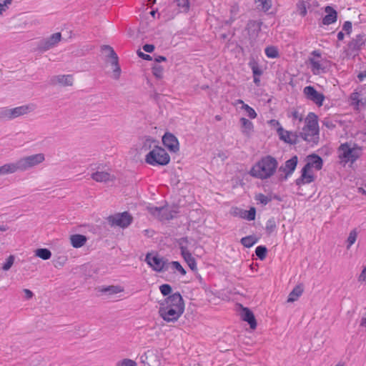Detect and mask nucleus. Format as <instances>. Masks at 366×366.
<instances>
[{
  "mask_svg": "<svg viewBox=\"0 0 366 366\" xmlns=\"http://www.w3.org/2000/svg\"><path fill=\"white\" fill-rule=\"evenodd\" d=\"M184 311V303L181 295L176 292L169 295L160 303L159 316L167 322H174Z\"/></svg>",
  "mask_w": 366,
  "mask_h": 366,
  "instance_id": "f257e3e1",
  "label": "nucleus"
},
{
  "mask_svg": "<svg viewBox=\"0 0 366 366\" xmlns=\"http://www.w3.org/2000/svg\"><path fill=\"white\" fill-rule=\"evenodd\" d=\"M44 160L45 156L43 153L24 156L19 158L16 162H9L1 165L0 167V176L29 170L41 164Z\"/></svg>",
  "mask_w": 366,
  "mask_h": 366,
  "instance_id": "f03ea898",
  "label": "nucleus"
},
{
  "mask_svg": "<svg viewBox=\"0 0 366 366\" xmlns=\"http://www.w3.org/2000/svg\"><path fill=\"white\" fill-rule=\"evenodd\" d=\"M278 167L277 159L267 155L262 157L251 169L249 174L259 179H267L274 174Z\"/></svg>",
  "mask_w": 366,
  "mask_h": 366,
  "instance_id": "7ed1b4c3",
  "label": "nucleus"
},
{
  "mask_svg": "<svg viewBox=\"0 0 366 366\" xmlns=\"http://www.w3.org/2000/svg\"><path fill=\"white\" fill-rule=\"evenodd\" d=\"M305 125L302 132L299 133V137L311 145L317 144L319 141L317 116L313 112H310L305 118Z\"/></svg>",
  "mask_w": 366,
  "mask_h": 366,
  "instance_id": "20e7f679",
  "label": "nucleus"
},
{
  "mask_svg": "<svg viewBox=\"0 0 366 366\" xmlns=\"http://www.w3.org/2000/svg\"><path fill=\"white\" fill-rule=\"evenodd\" d=\"M145 161L147 164L156 166H164L169 164L170 157L164 149L155 146L145 157Z\"/></svg>",
  "mask_w": 366,
  "mask_h": 366,
  "instance_id": "39448f33",
  "label": "nucleus"
},
{
  "mask_svg": "<svg viewBox=\"0 0 366 366\" xmlns=\"http://www.w3.org/2000/svg\"><path fill=\"white\" fill-rule=\"evenodd\" d=\"M360 156V150L357 148H352L350 145L342 144L340 145L338 149V157L341 161L345 164L347 162L353 163Z\"/></svg>",
  "mask_w": 366,
  "mask_h": 366,
  "instance_id": "423d86ee",
  "label": "nucleus"
},
{
  "mask_svg": "<svg viewBox=\"0 0 366 366\" xmlns=\"http://www.w3.org/2000/svg\"><path fill=\"white\" fill-rule=\"evenodd\" d=\"M107 220L111 227H119L124 229L132 224L133 217L128 212H124L110 215L107 218Z\"/></svg>",
  "mask_w": 366,
  "mask_h": 366,
  "instance_id": "0eeeda50",
  "label": "nucleus"
},
{
  "mask_svg": "<svg viewBox=\"0 0 366 366\" xmlns=\"http://www.w3.org/2000/svg\"><path fill=\"white\" fill-rule=\"evenodd\" d=\"M102 51L107 54V56L112 59V66H113V79L117 80L121 75V68L118 63V56L113 48L109 45H103Z\"/></svg>",
  "mask_w": 366,
  "mask_h": 366,
  "instance_id": "6e6552de",
  "label": "nucleus"
},
{
  "mask_svg": "<svg viewBox=\"0 0 366 366\" xmlns=\"http://www.w3.org/2000/svg\"><path fill=\"white\" fill-rule=\"evenodd\" d=\"M147 209L152 215L161 221L172 219L174 217V214L177 213L174 211L169 210L165 207L149 206Z\"/></svg>",
  "mask_w": 366,
  "mask_h": 366,
  "instance_id": "1a4fd4ad",
  "label": "nucleus"
},
{
  "mask_svg": "<svg viewBox=\"0 0 366 366\" xmlns=\"http://www.w3.org/2000/svg\"><path fill=\"white\" fill-rule=\"evenodd\" d=\"M147 209L152 215L161 221L172 219L174 217V214L177 213L174 211L169 210L165 207L149 206Z\"/></svg>",
  "mask_w": 366,
  "mask_h": 366,
  "instance_id": "9d476101",
  "label": "nucleus"
},
{
  "mask_svg": "<svg viewBox=\"0 0 366 366\" xmlns=\"http://www.w3.org/2000/svg\"><path fill=\"white\" fill-rule=\"evenodd\" d=\"M146 262L156 272H162L167 269V260L158 254L152 256L148 253L145 257Z\"/></svg>",
  "mask_w": 366,
  "mask_h": 366,
  "instance_id": "9b49d317",
  "label": "nucleus"
},
{
  "mask_svg": "<svg viewBox=\"0 0 366 366\" xmlns=\"http://www.w3.org/2000/svg\"><path fill=\"white\" fill-rule=\"evenodd\" d=\"M187 242L188 240L187 237L181 238L179 239V248L181 250V254L187 262L189 268L194 271L197 269V263L195 259L192 256L191 253L187 248Z\"/></svg>",
  "mask_w": 366,
  "mask_h": 366,
  "instance_id": "f8f14e48",
  "label": "nucleus"
},
{
  "mask_svg": "<svg viewBox=\"0 0 366 366\" xmlns=\"http://www.w3.org/2000/svg\"><path fill=\"white\" fill-rule=\"evenodd\" d=\"M303 92L308 99L315 103L318 107L322 105L325 96L323 94L318 92L313 86H305Z\"/></svg>",
  "mask_w": 366,
  "mask_h": 366,
  "instance_id": "ddd939ff",
  "label": "nucleus"
},
{
  "mask_svg": "<svg viewBox=\"0 0 366 366\" xmlns=\"http://www.w3.org/2000/svg\"><path fill=\"white\" fill-rule=\"evenodd\" d=\"M61 39V34L57 32L51 34L49 38L43 39L39 44V49L41 51H47L55 46Z\"/></svg>",
  "mask_w": 366,
  "mask_h": 366,
  "instance_id": "4468645a",
  "label": "nucleus"
},
{
  "mask_svg": "<svg viewBox=\"0 0 366 366\" xmlns=\"http://www.w3.org/2000/svg\"><path fill=\"white\" fill-rule=\"evenodd\" d=\"M162 142L170 152H177L179 149L178 139L172 133H165L162 137Z\"/></svg>",
  "mask_w": 366,
  "mask_h": 366,
  "instance_id": "2eb2a0df",
  "label": "nucleus"
},
{
  "mask_svg": "<svg viewBox=\"0 0 366 366\" xmlns=\"http://www.w3.org/2000/svg\"><path fill=\"white\" fill-rule=\"evenodd\" d=\"M277 134L280 139L286 143L296 144L298 142L299 135L297 133L285 130L281 126L277 128Z\"/></svg>",
  "mask_w": 366,
  "mask_h": 366,
  "instance_id": "dca6fc26",
  "label": "nucleus"
},
{
  "mask_svg": "<svg viewBox=\"0 0 366 366\" xmlns=\"http://www.w3.org/2000/svg\"><path fill=\"white\" fill-rule=\"evenodd\" d=\"M49 84L52 86L60 85L62 86H72L73 76L71 75H56L51 77Z\"/></svg>",
  "mask_w": 366,
  "mask_h": 366,
  "instance_id": "f3484780",
  "label": "nucleus"
},
{
  "mask_svg": "<svg viewBox=\"0 0 366 366\" xmlns=\"http://www.w3.org/2000/svg\"><path fill=\"white\" fill-rule=\"evenodd\" d=\"M297 157L294 156L289 160L286 161L285 164L279 168V172H282L285 174L284 178L287 179V177L292 174L297 164Z\"/></svg>",
  "mask_w": 366,
  "mask_h": 366,
  "instance_id": "a211bd4d",
  "label": "nucleus"
},
{
  "mask_svg": "<svg viewBox=\"0 0 366 366\" xmlns=\"http://www.w3.org/2000/svg\"><path fill=\"white\" fill-rule=\"evenodd\" d=\"M314 180L315 176L312 169H308L304 167L302 169V174L300 177L296 179V184L297 185L300 186L302 184L311 183Z\"/></svg>",
  "mask_w": 366,
  "mask_h": 366,
  "instance_id": "6ab92c4d",
  "label": "nucleus"
},
{
  "mask_svg": "<svg viewBox=\"0 0 366 366\" xmlns=\"http://www.w3.org/2000/svg\"><path fill=\"white\" fill-rule=\"evenodd\" d=\"M232 214L234 216L239 217L249 221L254 220L256 215V209L251 207L249 210H244L237 207L233 208Z\"/></svg>",
  "mask_w": 366,
  "mask_h": 366,
  "instance_id": "aec40b11",
  "label": "nucleus"
},
{
  "mask_svg": "<svg viewBox=\"0 0 366 366\" xmlns=\"http://www.w3.org/2000/svg\"><path fill=\"white\" fill-rule=\"evenodd\" d=\"M322 158L317 154H311L307 156V163L305 165V167L308 169L315 168L316 170H320L322 167Z\"/></svg>",
  "mask_w": 366,
  "mask_h": 366,
  "instance_id": "412c9836",
  "label": "nucleus"
},
{
  "mask_svg": "<svg viewBox=\"0 0 366 366\" xmlns=\"http://www.w3.org/2000/svg\"><path fill=\"white\" fill-rule=\"evenodd\" d=\"M242 320L248 322L251 329L254 330L257 327V322L253 312L248 308L244 307L240 313Z\"/></svg>",
  "mask_w": 366,
  "mask_h": 366,
  "instance_id": "4be33fe9",
  "label": "nucleus"
},
{
  "mask_svg": "<svg viewBox=\"0 0 366 366\" xmlns=\"http://www.w3.org/2000/svg\"><path fill=\"white\" fill-rule=\"evenodd\" d=\"M325 11L327 13V15L322 19V24L324 25H330L337 21V11L332 6H327Z\"/></svg>",
  "mask_w": 366,
  "mask_h": 366,
  "instance_id": "5701e85b",
  "label": "nucleus"
},
{
  "mask_svg": "<svg viewBox=\"0 0 366 366\" xmlns=\"http://www.w3.org/2000/svg\"><path fill=\"white\" fill-rule=\"evenodd\" d=\"M92 179L97 182H108L113 181L114 177L107 172L97 171L92 174Z\"/></svg>",
  "mask_w": 366,
  "mask_h": 366,
  "instance_id": "b1692460",
  "label": "nucleus"
},
{
  "mask_svg": "<svg viewBox=\"0 0 366 366\" xmlns=\"http://www.w3.org/2000/svg\"><path fill=\"white\" fill-rule=\"evenodd\" d=\"M241 123V131L242 134L247 137L250 136L254 129L252 122L244 117L239 119Z\"/></svg>",
  "mask_w": 366,
  "mask_h": 366,
  "instance_id": "393cba45",
  "label": "nucleus"
},
{
  "mask_svg": "<svg viewBox=\"0 0 366 366\" xmlns=\"http://www.w3.org/2000/svg\"><path fill=\"white\" fill-rule=\"evenodd\" d=\"M33 108L30 105H23L11 109L12 119L27 114Z\"/></svg>",
  "mask_w": 366,
  "mask_h": 366,
  "instance_id": "a878e982",
  "label": "nucleus"
},
{
  "mask_svg": "<svg viewBox=\"0 0 366 366\" xmlns=\"http://www.w3.org/2000/svg\"><path fill=\"white\" fill-rule=\"evenodd\" d=\"M69 239L71 244L74 248L83 247L87 241L86 236L77 234L71 235Z\"/></svg>",
  "mask_w": 366,
  "mask_h": 366,
  "instance_id": "bb28decb",
  "label": "nucleus"
},
{
  "mask_svg": "<svg viewBox=\"0 0 366 366\" xmlns=\"http://www.w3.org/2000/svg\"><path fill=\"white\" fill-rule=\"evenodd\" d=\"M304 291V287L302 284H300L297 286H295L292 292L289 294L287 302H293L302 295Z\"/></svg>",
  "mask_w": 366,
  "mask_h": 366,
  "instance_id": "cd10ccee",
  "label": "nucleus"
},
{
  "mask_svg": "<svg viewBox=\"0 0 366 366\" xmlns=\"http://www.w3.org/2000/svg\"><path fill=\"white\" fill-rule=\"evenodd\" d=\"M364 44V36L359 34L357 35L355 38L352 39L351 41H350L348 46L349 48L352 50H359Z\"/></svg>",
  "mask_w": 366,
  "mask_h": 366,
  "instance_id": "c85d7f7f",
  "label": "nucleus"
},
{
  "mask_svg": "<svg viewBox=\"0 0 366 366\" xmlns=\"http://www.w3.org/2000/svg\"><path fill=\"white\" fill-rule=\"evenodd\" d=\"M309 62L311 66V70L315 75L320 74V72L323 71L324 69L320 61L314 58H310Z\"/></svg>",
  "mask_w": 366,
  "mask_h": 366,
  "instance_id": "c756f323",
  "label": "nucleus"
},
{
  "mask_svg": "<svg viewBox=\"0 0 366 366\" xmlns=\"http://www.w3.org/2000/svg\"><path fill=\"white\" fill-rule=\"evenodd\" d=\"M102 292L114 295L124 292V288L119 285H110L103 287L100 290Z\"/></svg>",
  "mask_w": 366,
  "mask_h": 366,
  "instance_id": "7c9ffc66",
  "label": "nucleus"
},
{
  "mask_svg": "<svg viewBox=\"0 0 366 366\" xmlns=\"http://www.w3.org/2000/svg\"><path fill=\"white\" fill-rule=\"evenodd\" d=\"M257 241L258 239L257 237L252 235H249L242 237L240 242L245 247L249 248L252 247L254 244H256Z\"/></svg>",
  "mask_w": 366,
  "mask_h": 366,
  "instance_id": "2f4dec72",
  "label": "nucleus"
},
{
  "mask_svg": "<svg viewBox=\"0 0 366 366\" xmlns=\"http://www.w3.org/2000/svg\"><path fill=\"white\" fill-rule=\"evenodd\" d=\"M35 254L37 257H39V258H41L44 260L49 259L51 257V251L46 248L37 249L35 251Z\"/></svg>",
  "mask_w": 366,
  "mask_h": 366,
  "instance_id": "473e14b6",
  "label": "nucleus"
},
{
  "mask_svg": "<svg viewBox=\"0 0 366 366\" xmlns=\"http://www.w3.org/2000/svg\"><path fill=\"white\" fill-rule=\"evenodd\" d=\"M357 235L358 232L357 231V229H353L350 232L349 236L346 241L347 249H349L351 247V246L355 242Z\"/></svg>",
  "mask_w": 366,
  "mask_h": 366,
  "instance_id": "72a5a7b5",
  "label": "nucleus"
},
{
  "mask_svg": "<svg viewBox=\"0 0 366 366\" xmlns=\"http://www.w3.org/2000/svg\"><path fill=\"white\" fill-rule=\"evenodd\" d=\"M265 54L268 58H277L279 56V52L277 47L270 46H267L265 50Z\"/></svg>",
  "mask_w": 366,
  "mask_h": 366,
  "instance_id": "f704fd0d",
  "label": "nucleus"
},
{
  "mask_svg": "<svg viewBox=\"0 0 366 366\" xmlns=\"http://www.w3.org/2000/svg\"><path fill=\"white\" fill-rule=\"evenodd\" d=\"M255 2L258 4L257 6L264 11H268L272 5L271 0H255Z\"/></svg>",
  "mask_w": 366,
  "mask_h": 366,
  "instance_id": "c9c22d12",
  "label": "nucleus"
},
{
  "mask_svg": "<svg viewBox=\"0 0 366 366\" xmlns=\"http://www.w3.org/2000/svg\"><path fill=\"white\" fill-rule=\"evenodd\" d=\"M256 255L261 260H263L266 258L267 249L264 246H258L255 249Z\"/></svg>",
  "mask_w": 366,
  "mask_h": 366,
  "instance_id": "e433bc0d",
  "label": "nucleus"
},
{
  "mask_svg": "<svg viewBox=\"0 0 366 366\" xmlns=\"http://www.w3.org/2000/svg\"><path fill=\"white\" fill-rule=\"evenodd\" d=\"M164 69L160 65H154L152 67V74L157 79H162L163 77Z\"/></svg>",
  "mask_w": 366,
  "mask_h": 366,
  "instance_id": "4c0bfd02",
  "label": "nucleus"
},
{
  "mask_svg": "<svg viewBox=\"0 0 366 366\" xmlns=\"http://www.w3.org/2000/svg\"><path fill=\"white\" fill-rule=\"evenodd\" d=\"M116 366H137V362L131 359L124 358L116 363Z\"/></svg>",
  "mask_w": 366,
  "mask_h": 366,
  "instance_id": "58836bf2",
  "label": "nucleus"
},
{
  "mask_svg": "<svg viewBox=\"0 0 366 366\" xmlns=\"http://www.w3.org/2000/svg\"><path fill=\"white\" fill-rule=\"evenodd\" d=\"M242 109L247 112V116L250 119H255L257 117L256 112L248 104H243V106H242Z\"/></svg>",
  "mask_w": 366,
  "mask_h": 366,
  "instance_id": "ea45409f",
  "label": "nucleus"
},
{
  "mask_svg": "<svg viewBox=\"0 0 366 366\" xmlns=\"http://www.w3.org/2000/svg\"><path fill=\"white\" fill-rule=\"evenodd\" d=\"M249 64L251 69L252 70L253 76H261L262 74V71L257 62H249Z\"/></svg>",
  "mask_w": 366,
  "mask_h": 366,
  "instance_id": "a19ab883",
  "label": "nucleus"
},
{
  "mask_svg": "<svg viewBox=\"0 0 366 366\" xmlns=\"http://www.w3.org/2000/svg\"><path fill=\"white\" fill-rule=\"evenodd\" d=\"M255 199L258 202L263 205H266L272 200L271 197H269L263 194H257Z\"/></svg>",
  "mask_w": 366,
  "mask_h": 366,
  "instance_id": "79ce46f5",
  "label": "nucleus"
},
{
  "mask_svg": "<svg viewBox=\"0 0 366 366\" xmlns=\"http://www.w3.org/2000/svg\"><path fill=\"white\" fill-rule=\"evenodd\" d=\"M0 117L4 118V119H13L12 114H11V109H9V108L0 109Z\"/></svg>",
  "mask_w": 366,
  "mask_h": 366,
  "instance_id": "37998d69",
  "label": "nucleus"
},
{
  "mask_svg": "<svg viewBox=\"0 0 366 366\" xmlns=\"http://www.w3.org/2000/svg\"><path fill=\"white\" fill-rule=\"evenodd\" d=\"M276 228V223L273 218L267 220L266 223L265 229L267 233H272Z\"/></svg>",
  "mask_w": 366,
  "mask_h": 366,
  "instance_id": "c03bdc74",
  "label": "nucleus"
},
{
  "mask_svg": "<svg viewBox=\"0 0 366 366\" xmlns=\"http://www.w3.org/2000/svg\"><path fill=\"white\" fill-rule=\"evenodd\" d=\"M14 262V256L10 255L7 259L6 262L2 266V269L4 271H8Z\"/></svg>",
  "mask_w": 366,
  "mask_h": 366,
  "instance_id": "a18cd8bd",
  "label": "nucleus"
},
{
  "mask_svg": "<svg viewBox=\"0 0 366 366\" xmlns=\"http://www.w3.org/2000/svg\"><path fill=\"white\" fill-rule=\"evenodd\" d=\"M160 292L164 296L169 295L172 292V287L169 285L164 284L159 287Z\"/></svg>",
  "mask_w": 366,
  "mask_h": 366,
  "instance_id": "49530a36",
  "label": "nucleus"
},
{
  "mask_svg": "<svg viewBox=\"0 0 366 366\" xmlns=\"http://www.w3.org/2000/svg\"><path fill=\"white\" fill-rule=\"evenodd\" d=\"M297 7L299 9L300 15L305 16L307 14V6L305 2L300 0L299 3L297 4Z\"/></svg>",
  "mask_w": 366,
  "mask_h": 366,
  "instance_id": "de8ad7c7",
  "label": "nucleus"
},
{
  "mask_svg": "<svg viewBox=\"0 0 366 366\" xmlns=\"http://www.w3.org/2000/svg\"><path fill=\"white\" fill-rule=\"evenodd\" d=\"M177 2V6L184 9V11H188L189 7V0H174Z\"/></svg>",
  "mask_w": 366,
  "mask_h": 366,
  "instance_id": "09e8293b",
  "label": "nucleus"
},
{
  "mask_svg": "<svg viewBox=\"0 0 366 366\" xmlns=\"http://www.w3.org/2000/svg\"><path fill=\"white\" fill-rule=\"evenodd\" d=\"M350 99L352 101V104L358 106L360 104V94L358 92H353L350 95Z\"/></svg>",
  "mask_w": 366,
  "mask_h": 366,
  "instance_id": "8fccbe9b",
  "label": "nucleus"
},
{
  "mask_svg": "<svg viewBox=\"0 0 366 366\" xmlns=\"http://www.w3.org/2000/svg\"><path fill=\"white\" fill-rule=\"evenodd\" d=\"M174 268H175L181 274L184 275L186 274L185 269L182 267L179 262L173 261L171 262Z\"/></svg>",
  "mask_w": 366,
  "mask_h": 366,
  "instance_id": "3c124183",
  "label": "nucleus"
},
{
  "mask_svg": "<svg viewBox=\"0 0 366 366\" xmlns=\"http://www.w3.org/2000/svg\"><path fill=\"white\" fill-rule=\"evenodd\" d=\"M12 0H4V3H0V15L8 9V6L11 4Z\"/></svg>",
  "mask_w": 366,
  "mask_h": 366,
  "instance_id": "603ef678",
  "label": "nucleus"
},
{
  "mask_svg": "<svg viewBox=\"0 0 366 366\" xmlns=\"http://www.w3.org/2000/svg\"><path fill=\"white\" fill-rule=\"evenodd\" d=\"M154 141L153 139H152L150 138H147L144 142L142 149L144 150H147L151 148L152 144H154Z\"/></svg>",
  "mask_w": 366,
  "mask_h": 366,
  "instance_id": "864d4df0",
  "label": "nucleus"
},
{
  "mask_svg": "<svg viewBox=\"0 0 366 366\" xmlns=\"http://www.w3.org/2000/svg\"><path fill=\"white\" fill-rule=\"evenodd\" d=\"M291 117L293 119H298L299 122H302L303 120V115L297 110L292 112Z\"/></svg>",
  "mask_w": 366,
  "mask_h": 366,
  "instance_id": "5fc2aeb1",
  "label": "nucleus"
},
{
  "mask_svg": "<svg viewBox=\"0 0 366 366\" xmlns=\"http://www.w3.org/2000/svg\"><path fill=\"white\" fill-rule=\"evenodd\" d=\"M342 29L346 31L347 34H350L352 31V23L347 21L344 23Z\"/></svg>",
  "mask_w": 366,
  "mask_h": 366,
  "instance_id": "6e6d98bb",
  "label": "nucleus"
},
{
  "mask_svg": "<svg viewBox=\"0 0 366 366\" xmlns=\"http://www.w3.org/2000/svg\"><path fill=\"white\" fill-rule=\"evenodd\" d=\"M358 281L366 282V266L363 268L360 276L358 277Z\"/></svg>",
  "mask_w": 366,
  "mask_h": 366,
  "instance_id": "4d7b16f0",
  "label": "nucleus"
},
{
  "mask_svg": "<svg viewBox=\"0 0 366 366\" xmlns=\"http://www.w3.org/2000/svg\"><path fill=\"white\" fill-rule=\"evenodd\" d=\"M23 292L25 294V298L26 300H30L34 296V293L29 289H24Z\"/></svg>",
  "mask_w": 366,
  "mask_h": 366,
  "instance_id": "13d9d810",
  "label": "nucleus"
},
{
  "mask_svg": "<svg viewBox=\"0 0 366 366\" xmlns=\"http://www.w3.org/2000/svg\"><path fill=\"white\" fill-rule=\"evenodd\" d=\"M143 49L148 53H151L154 49V46L153 44H145L143 46Z\"/></svg>",
  "mask_w": 366,
  "mask_h": 366,
  "instance_id": "bf43d9fd",
  "label": "nucleus"
},
{
  "mask_svg": "<svg viewBox=\"0 0 366 366\" xmlns=\"http://www.w3.org/2000/svg\"><path fill=\"white\" fill-rule=\"evenodd\" d=\"M137 54H138L139 56L142 57L143 59H145V60L151 59V56L149 54H145L142 53V51H138Z\"/></svg>",
  "mask_w": 366,
  "mask_h": 366,
  "instance_id": "052dcab7",
  "label": "nucleus"
},
{
  "mask_svg": "<svg viewBox=\"0 0 366 366\" xmlns=\"http://www.w3.org/2000/svg\"><path fill=\"white\" fill-rule=\"evenodd\" d=\"M323 125H325V127H327V128H333L335 127V125L332 124V122L331 121H329V120H325L323 122Z\"/></svg>",
  "mask_w": 366,
  "mask_h": 366,
  "instance_id": "680f3d73",
  "label": "nucleus"
},
{
  "mask_svg": "<svg viewBox=\"0 0 366 366\" xmlns=\"http://www.w3.org/2000/svg\"><path fill=\"white\" fill-rule=\"evenodd\" d=\"M360 326L366 328V313L362 317Z\"/></svg>",
  "mask_w": 366,
  "mask_h": 366,
  "instance_id": "e2e57ef3",
  "label": "nucleus"
},
{
  "mask_svg": "<svg viewBox=\"0 0 366 366\" xmlns=\"http://www.w3.org/2000/svg\"><path fill=\"white\" fill-rule=\"evenodd\" d=\"M365 77H366V71L360 72L357 75V78H358L360 81H362L365 79Z\"/></svg>",
  "mask_w": 366,
  "mask_h": 366,
  "instance_id": "0e129e2a",
  "label": "nucleus"
},
{
  "mask_svg": "<svg viewBox=\"0 0 366 366\" xmlns=\"http://www.w3.org/2000/svg\"><path fill=\"white\" fill-rule=\"evenodd\" d=\"M155 61L157 62H161V61H166V57L163 56H157L156 59H155Z\"/></svg>",
  "mask_w": 366,
  "mask_h": 366,
  "instance_id": "69168bd1",
  "label": "nucleus"
},
{
  "mask_svg": "<svg viewBox=\"0 0 366 366\" xmlns=\"http://www.w3.org/2000/svg\"><path fill=\"white\" fill-rule=\"evenodd\" d=\"M259 76H254V83L257 86H259V82H260Z\"/></svg>",
  "mask_w": 366,
  "mask_h": 366,
  "instance_id": "338daca9",
  "label": "nucleus"
},
{
  "mask_svg": "<svg viewBox=\"0 0 366 366\" xmlns=\"http://www.w3.org/2000/svg\"><path fill=\"white\" fill-rule=\"evenodd\" d=\"M344 36H345V35H344V34H343V32H342V31H340V32L337 34V39H338V40H339V41H342V40H343Z\"/></svg>",
  "mask_w": 366,
  "mask_h": 366,
  "instance_id": "774afa93",
  "label": "nucleus"
}]
</instances>
